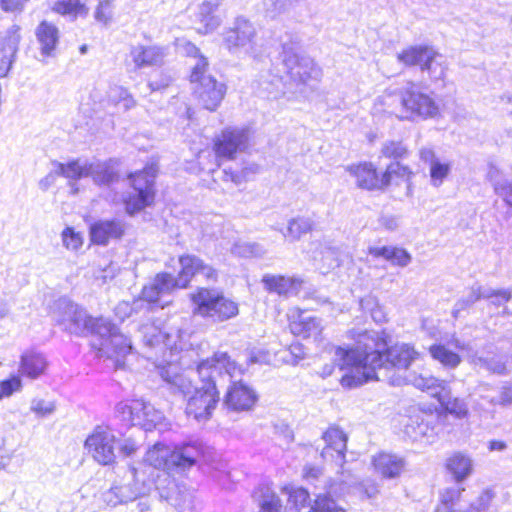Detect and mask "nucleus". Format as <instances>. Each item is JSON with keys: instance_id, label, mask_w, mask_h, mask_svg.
<instances>
[{"instance_id": "nucleus-1", "label": "nucleus", "mask_w": 512, "mask_h": 512, "mask_svg": "<svg viewBox=\"0 0 512 512\" xmlns=\"http://www.w3.org/2000/svg\"><path fill=\"white\" fill-rule=\"evenodd\" d=\"M347 337L353 346H336V366L341 371L339 383L344 389H354L378 381L377 371L407 370L422 358L414 344L393 342L385 333L349 330Z\"/></svg>"}, {"instance_id": "nucleus-2", "label": "nucleus", "mask_w": 512, "mask_h": 512, "mask_svg": "<svg viewBox=\"0 0 512 512\" xmlns=\"http://www.w3.org/2000/svg\"><path fill=\"white\" fill-rule=\"evenodd\" d=\"M199 384L180 378L178 387L185 397V414L196 421L212 418L220 402V391L215 378L227 376L230 379L242 376L243 366L227 352L216 351L196 365Z\"/></svg>"}, {"instance_id": "nucleus-3", "label": "nucleus", "mask_w": 512, "mask_h": 512, "mask_svg": "<svg viewBox=\"0 0 512 512\" xmlns=\"http://www.w3.org/2000/svg\"><path fill=\"white\" fill-rule=\"evenodd\" d=\"M383 104L401 120L432 118L439 112L433 96L415 82H407L395 90L387 91L383 95Z\"/></svg>"}, {"instance_id": "nucleus-4", "label": "nucleus", "mask_w": 512, "mask_h": 512, "mask_svg": "<svg viewBox=\"0 0 512 512\" xmlns=\"http://www.w3.org/2000/svg\"><path fill=\"white\" fill-rule=\"evenodd\" d=\"M192 314L214 323H223L239 315V304L223 291L211 287H197L189 294Z\"/></svg>"}, {"instance_id": "nucleus-5", "label": "nucleus", "mask_w": 512, "mask_h": 512, "mask_svg": "<svg viewBox=\"0 0 512 512\" xmlns=\"http://www.w3.org/2000/svg\"><path fill=\"white\" fill-rule=\"evenodd\" d=\"M174 277L167 272L158 273L153 281L144 285L140 293L134 298L137 310L151 311L157 308L164 309L171 304V301H163V297L175 290L185 289L189 286V277Z\"/></svg>"}, {"instance_id": "nucleus-6", "label": "nucleus", "mask_w": 512, "mask_h": 512, "mask_svg": "<svg viewBox=\"0 0 512 512\" xmlns=\"http://www.w3.org/2000/svg\"><path fill=\"white\" fill-rule=\"evenodd\" d=\"M208 65L205 57L199 58L192 67L190 81L193 93L202 106L209 111H215L224 99L226 85L207 73Z\"/></svg>"}, {"instance_id": "nucleus-7", "label": "nucleus", "mask_w": 512, "mask_h": 512, "mask_svg": "<svg viewBox=\"0 0 512 512\" xmlns=\"http://www.w3.org/2000/svg\"><path fill=\"white\" fill-rule=\"evenodd\" d=\"M149 464L166 473L172 471H184L196 463V456L190 451L188 446L170 449L162 443L154 444L147 452Z\"/></svg>"}, {"instance_id": "nucleus-8", "label": "nucleus", "mask_w": 512, "mask_h": 512, "mask_svg": "<svg viewBox=\"0 0 512 512\" xmlns=\"http://www.w3.org/2000/svg\"><path fill=\"white\" fill-rule=\"evenodd\" d=\"M157 171V166L151 164L147 165L143 170L130 175L133 192L125 199V207L128 214L133 215L152 204Z\"/></svg>"}, {"instance_id": "nucleus-9", "label": "nucleus", "mask_w": 512, "mask_h": 512, "mask_svg": "<svg viewBox=\"0 0 512 512\" xmlns=\"http://www.w3.org/2000/svg\"><path fill=\"white\" fill-rule=\"evenodd\" d=\"M257 31L253 23L243 16L236 17L232 26L224 29L222 42L232 54L244 52L247 55L256 54Z\"/></svg>"}, {"instance_id": "nucleus-10", "label": "nucleus", "mask_w": 512, "mask_h": 512, "mask_svg": "<svg viewBox=\"0 0 512 512\" xmlns=\"http://www.w3.org/2000/svg\"><path fill=\"white\" fill-rule=\"evenodd\" d=\"M283 65L290 79L303 85L313 86L322 77L321 68L306 55L284 48Z\"/></svg>"}, {"instance_id": "nucleus-11", "label": "nucleus", "mask_w": 512, "mask_h": 512, "mask_svg": "<svg viewBox=\"0 0 512 512\" xmlns=\"http://www.w3.org/2000/svg\"><path fill=\"white\" fill-rule=\"evenodd\" d=\"M118 417L133 426H139L146 431L153 430L159 422V412L142 399H126L116 406Z\"/></svg>"}, {"instance_id": "nucleus-12", "label": "nucleus", "mask_w": 512, "mask_h": 512, "mask_svg": "<svg viewBox=\"0 0 512 512\" xmlns=\"http://www.w3.org/2000/svg\"><path fill=\"white\" fill-rule=\"evenodd\" d=\"M116 436L108 427L96 426L84 441L88 454L102 466L116 463Z\"/></svg>"}, {"instance_id": "nucleus-13", "label": "nucleus", "mask_w": 512, "mask_h": 512, "mask_svg": "<svg viewBox=\"0 0 512 512\" xmlns=\"http://www.w3.org/2000/svg\"><path fill=\"white\" fill-rule=\"evenodd\" d=\"M251 131L248 128L229 127L214 140L217 158L233 160L238 153L246 151L250 145Z\"/></svg>"}, {"instance_id": "nucleus-14", "label": "nucleus", "mask_w": 512, "mask_h": 512, "mask_svg": "<svg viewBox=\"0 0 512 512\" xmlns=\"http://www.w3.org/2000/svg\"><path fill=\"white\" fill-rule=\"evenodd\" d=\"M258 402L256 390L239 380L232 381L223 396V406L229 412L242 413L252 410Z\"/></svg>"}, {"instance_id": "nucleus-15", "label": "nucleus", "mask_w": 512, "mask_h": 512, "mask_svg": "<svg viewBox=\"0 0 512 512\" xmlns=\"http://www.w3.org/2000/svg\"><path fill=\"white\" fill-rule=\"evenodd\" d=\"M287 328L296 338L309 339L321 337L323 327L319 318L307 315L300 308H293L287 314Z\"/></svg>"}, {"instance_id": "nucleus-16", "label": "nucleus", "mask_w": 512, "mask_h": 512, "mask_svg": "<svg viewBox=\"0 0 512 512\" xmlns=\"http://www.w3.org/2000/svg\"><path fill=\"white\" fill-rule=\"evenodd\" d=\"M371 465L383 479L399 478L406 470L405 458L388 451H379L373 455Z\"/></svg>"}, {"instance_id": "nucleus-17", "label": "nucleus", "mask_w": 512, "mask_h": 512, "mask_svg": "<svg viewBox=\"0 0 512 512\" xmlns=\"http://www.w3.org/2000/svg\"><path fill=\"white\" fill-rule=\"evenodd\" d=\"M97 325L104 327L109 334L102 337L101 346L110 358H123L131 353L132 346L129 339L101 318L95 320Z\"/></svg>"}, {"instance_id": "nucleus-18", "label": "nucleus", "mask_w": 512, "mask_h": 512, "mask_svg": "<svg viewBox=\"0 0 512 512\" xmlns=\"http://www.w3.org/2000/svg\"><path fill=\"white\" fill-rule=\"evenodd\" d=\"M129 55L137 69L161 66L167 56V48L157 45L145 46L138 44L131 47Z\"/></svg>"}, {"instance_id": "nucleus-19", "label": "nucleus", "mask_w": 512, "mask_h": 512, "mask_svg": "<svg viewBox=\"0 0 512 512\" xmlns=\"http://www.w3.org/2000/svg\"><path fill=\"white\" fill-rule=\"evenodd\" d=\"M49 362L47 357L41 351L36 349L25 350L20 355L19 376L31 380L37 379L44 375L48 369Z\"/></svg>"}, {"instance_id": "nucleus-20", "label": "nucleus", "mask_w": 512, "mask_h": 512, "mask_svg": "<svg viewBox=\"0 0 512 512\" xmlns=\"http://www.w3.org/2000/svg\"><path fill=\"white\" fill-rule=\"evenodd\" d=\"M325 446L321 451L323 458H344L347 449V434L336 424L330 425L322 434Z\"/></svg>"}, {"instance_id": "nucleus-21", "label": "nucleus", "mask_w": 512, "mask_h": 512, "mask_svg": "<svg viewBox=\"0 0 512 512\" xmlns=\"http://www.w3.org/2000/svg\"><path fill=\"white\" fill-rule=\"evenodd\" d=\"M221 4L222 0H204L199 4L196 14V19L201 25L198 28L199 33L208 34L220 27L223 19L217 11Z\"/></svg>"}, {"instance_id": "nucleus-22", "label": "nucleus", "mask_w": 512, "mask_h": 512, "mask_svg": "<svg viewBox=\"0 0 512 512\" xmlns=\"http://www.w3.org/2000/svg\"><path fill=\"white\" fill-rule=\"evenodd\" d=\"M125 224L120 220L98 221L90 227L91 241L98 245H107L109 240L122 237Z\"/></svg>"}, {"instance_id": "nucleus-23", "label": "nucleus", "mask_w": 512, "mask_h": 512, "mask_svg": "<svg viewBox=\"0 0 512 512\" xmlns=\"http://www.w3.org/2000/svg\"><path fill=\"white\" fill-rule=\"evenodd\" d=\"M262 283L269 293H276L280 296L297 294L303 284V281L297 278L286 277L283 275H264Z\"/></svg>"}, {"instance_id": "nucleus-24", "label": "nucleus", "mask_w": 512, "mask_h": 512, "mask_svg": "<svg viewBox=\"0 0 512 512\" xmlns=\"http://www.w3.org/2000/svg\"><path fill=\"white\" fill-rule=\"evenodd\" d=\"M486 179L491 183L494 193L512 208V179L507 178L494 164L488 165Z\"/></svg>"}, {"instance_id": "nucleus-25", "label": "nucleus", "mask_w": 512, "mask_h": 512, "mask_svg": "<svg viewBox=\"0 0 512 512\" xmlns=\"http://www.w3.org/2000/svg\"><path fill=\"white\" fill-rule=\"evenodd\" d=\"M20 41L19 27L12 26L7 31L4 44L1 48L2 57L0 58V77L7 76L15 60Z\"/></svg>"}, {"instance_id": "nucleus-26", "label": "nucleus", "mask_w": 512, "mask_h": 512, "mask_svg": "<svg viewBox=\"0 0 512 512\" xmlns=\"http://www.w3.org/2000/svg\"><path fill=\"white\" fill-rule=\"evenodd\" d=\"M445 468L456 482H462L472 474L473 462L469 455L456 451L447 457Z\"/></svg>"}, {"instance_id": "nucleus-27", "label": "nucleus", "mask_w": 512, "mask_h": 512, "mask_svg": "<svg viewBox=\"0 0 512 512\" xmlns=\"http://www.w3.org/2000/svg\"><path fill=\"white\" fill-rule=\"evenodd\" d=\"M432 47L423 44L410 45L398 52L396 58L406 67L418 66L421 70L424 62H427Z\"/></svg>"}, {"instance_id": "nucleus-28", "label": "nucleus", "mask_w": 512, "mask_h": 512, "mask_svg": "<svg viewBox=\"0 0 512 512\" xmlns=\"http://www.w3.org/2000/svg\"><path fill=\"white\" fill-rule=\"evenodd\" d=\"M348 171L356 177L357 185L362 189L373 190L384 187L381 184V179L377 176L376 169L371 163L350 166Z\"/></svg>"}, {"instance_id": "nucleus-29", "label": "nucleus", "mask_w": 512, "mask_h": 512, "mask_svg": "<svg viewBox=\"0 0 512 512\" xmlns=\"http://www.w3.org/2000/svg\"><path fill=\"white\" fill-rule=\"evenodd\" d=\"M36 37L40 45L41 54L44 56H52L59 41V31L57 27L43 21L36 29Z\"/></svg>"}, {"instance_id": "nucleus-30", "label": "nucleus", "mask_w": 512, "mask_h": 512, "mask_svg": "<svg viewBox=\"0 0 512 512\" xmlns=\"http://www.w3.org/2000/svg\"><path fill=\"white\" fill-rule=\"evenodd\" d=\"M438 401L439 407L444 414L453 415L456 418H464L468 415V407L463 399L451 397V392L446 395L445 391H438L433 394Z\"/></svg>"}, {"instance_id": "nucleus-31", "label": "nucleus", "mask_w": 512, "mask_h": 512, "mask_svg": "<svg viewBox=\"0 0 512 512\" xmlns=\"http://www.w3.org/2000/svg\"><path fill=\"white\" fill-rule=\"evenodd\" d=\"M181 269L178 273L179 278L188 277V273L191 274L189 277V283L192 278L198 274L203 275L206 280H216V271L202 264L198 258H179Z\"/></svg>"}, {"instance_id": "nucleus-32", "label": "nucleus", "mask_w": 512, "mask_h": 512, "mask_svg": "<svg viewBox=\"0 0 512 512\" xmlns=\"http://www.w3.org/2000/svg\"><path fill=\"white\" fill-rule=\"evenodd\" d=\"M87 177H91L97 185H108L117 179V174L109 162L94 160L88 161Z\"/></svg>"}, {"instance_id": "nucleus-33", "label": "nucleus", "mask_w": 512, "mask_h": 512, "mask_svg": "<svg viewBox=\"0 0 512 512\" xmlns=\"http://www.w3.org/2000/svg\"><path fill=\"white\" fill-rule=\"evenodd\" d=\"M421 71L426 72L432 81L443 80L447 71L445 57L432 47L427 62H424Z\"/></svg>"}, {"instance_id": "nucleus-34", "label": "nucleus", "mask_w": 512, "mask_h": 512, "mask_svg": "<svg viewBox=\"0 0 512 512\" xmlns=\"http://www.w3.org/2000/svg\"><path fill=\"white\" fill-rule=\"evenodd\" d=\"M428 351L435 361H438L447 368H455L462 361L461 356L457 352L451 350L446 344H432L428 348Z\"/></svg>"}, {"instance_id": "nucleus-35", "label": "nucleus", "mask_w": 512, "mask_h": 512, "mask_svg": "<svg viewBox=\"0 0 512 512\" xmlns=\"http://www.w3.org/2000/svg\"><path fill=\"white\" fill-rule=\"evenodd\" d=\"M53 165L55 167V174L58 176H63L70 180L87 177L88 161L74 160L67 164L55 161Z\"/></svg>"}, {"instance_id": "nucleus-36", "label": "nucleus", "mask_w": 512, "mask_h": 512, "mask_svg": "<svg viewBox=\"0 0 512 512\" xmlns=\"http://www.w3.org/2000/svg\"><path fill=\"white\" fill-rule=\"evenodd\" d=\"M307 512H347L330 493L315 495Z\"/></svg>"}, {"instance_id": "nucleus-37", "label": "nucleus", "mask_w": 512, "mask_h": 512, "mask_svg": "<svg viewBox=\"0 0 512 512\" xmlns=\"http://www.w3.org/2000/svg\"><path fill=\"white\" fill-rule=\"evenodd\" d=\"M52 10L72 18L85 16L88 13L84 0H56L52 5Z\"/></svg>"}, {"instance_id": "nucleus-38", "label": "nucleus", "mask_w": 512, "mask_h": 512, "mask_svg": "<svg viewBox=\"0 0 512 512\" xmlns=\"http://www.w3.org/2000/svg\"><path fill=\"white\" fill-rule=\"evenodd\" d=\"M411 174L412 172L407 166H404L399 162H393L387 167L385 173L382 175L381 184L386 187L392 181H396L398 179L409 180Z\"/></svg>"}, {"instance_id": "nucleus-39", "label": "nucleus", "mask_w": 512, "mask_h": 512, "mask_svg": "<svg viewBox=\"0 0 512 512\" xmlns=\"http://www.w3.org/2000/svg\"><path fill=\"white\" fill-rule=\"evenodd\" d=\"M313 221L307 217H297L289 221L285 237L293 240L299 239L303 234L312 230Z\"/></svg>"}, {"instance_id": "nucleus-40", "label": "nucleus", "mask_w": 512, "mask_h": 512, "mask_svg": "<svg viewBox=\"0 0 512 512\" xmlns=\"http://www.w3.org/2000/svg\"><path fill=\"white\" fill-rule=\"evenodd\" d=\"M381 154L386 158L402 159L407 157L408 149L401 141H386L381 148Z\"/></svg>"}, {"instance_id": "nucleus-41", "label": "nucleus", "mask_w": 512, "mask_h": 512, "mask_svg": "<svg viewBox=\"0 0 512 512\" xmlns=\"http://www.w3.org/2000/svg\"><path fill=\"white\" fill-rule=\"evenodd\" d=\"M21 389L22 380L17 374H12L8 378L0 380V400L12 396Z\"/></svg>"}, {"instance_id": "nucleus-42", "label": "nucleus", "mask_w": 512, "mask_h": 512, "mask_svg": "<svg viewBox=\"0 0 512 512\" xmlns=\"http://www.w3.org/2000/svg\"><path fill=\"white\" fill-rule=\"evenodd\" d=\"M451 166L448 162H441L440 160L433 162L430 166L431 183L435 187H439L444 179L448 176Z\"/></svg>"}, {"instance_id": "nucleus-43", "label": "nucleus", "mask_w": 512, "mask_h": 512, "mask_svg": "<svg viewBox=\"0 0 512 512\" xmlns=\"http://www.w3.org/2000/svg\"><path fill=\"white\" fill-rule=\"evenodd\" d=\"M231 253L237 256H253L263 253V251L257 243L240 241L234 244Z\"/></svg>"}, {"instance_id": "nucleus-44", "label": "nucleus", "mask_w": 512, "mask_h": 512, "mask_svg": "<svg viewBox=\"0 0 512 512\" xmlns=\"http://www.w3.org/2000/svg\"><path fill=\"white\" fill-rule=\"evenodd\" d=\"M414 383L416 387H418L421 390H429L433 388H440V391H445V394L448 395L450 393V388L444 383L439 381L435 377H418L414 379Z\"/></svg>"}, {"instance_id": "nucleus-45", "label": "nucleus", "mask_w": 512, "mask_h": 512, "mask_svg": "<svg viewBox=\"0 0 512 512\" xmlns=\"http://www.w3.org/2000/svg\"><path fill=\"white\" fill-rule=\"evenodd\" d=\"M63 244L71 250H77L83 244V236L73 228L67 227L62 232Z\"/></svg>"}, {"instance_id": "nucleus-46", "label": "nucleus", "mask_w": 512, "mask_h": 512, "mask_svg": "<svg viewBox=\"0 0 512 512\" xmlns=\"http://www.w3.org/2000/svg\"><path fill=\"white\" fill-rule=\"evenodd\" d=\"M372 256H410L405 250L395 246H374L369 248Z\"/></svg>"}, {"instance_id": "nucleus-47", "label": "nucleus", "mask_w": 512, "mask_h": 512, "mask_svg": "<svg viewBox=\"0 0 512 512\" xmlns=\"http://www.w3.org/2000/svg\"><path fill=\"white\" fill-rule=\"evenodd\" d=\"M282 491L287 494L288 501L294 505H296L298 501L306 502L309 498V492L302 487L284 486L282 487Z\"/></svg>"}, {"instance_id": "nucleus-48", "label": "nucleus", "mask_w": 512, "mask_h": 512, "mask_svg": "<svg viewBox=\"0 0 512 512\" xmlns=\"http://www.w3.org/2000/svg\"><path fill=\"white\" fill-rule=\"evenodd\" d=\"M175 45L181 53L195 58L196 63L198 62L199 58L204 57L201 55L199 48H197L193 43L185 38L176 39Z\"/></svg>"}, {"instance_id": "nucleus-49", "label": "nucleus", "mask_w": 512, "mask_h": 512, "mask_svg": "<svg viewBox=\"0 0 512 512\" xmlns=\"http://www.w3.org/2000/svg\"><path fill=\"white\" fill-rule=\"evenodd\" d=\"M113 0H101L95 11V19L99 22L107 24L112 17L111 2Z\"/></svg>"}, {"instance_id": "nucleus-50", "label": "nucleus", "mask_w": 512, "mask_h": 512, "mask_svg": "<svg viewBox=\"0 0 512 512\" xmlns=\"http://www.w3.org/2000/svg\"><path fill=\"white\" fill-rule=\"evenodd\" d=\"M118 449L123 457H132L138 452L140 445L135 439L128 437L120 442Z\"/></svg>"}, {"instance_id": "nucleus-51", "label": "nucleus", "mask_w": 512, "mask_h": 512, "mask_svg": "<svg viewBox=\"0 0 512 512\" xmlns=\"http://www.w3.org/2000/svg\"><path fill=\"white\" fill-rule=\"evenodd\" d=\"M281 509V499L276 494L272 493L261 503L259 512H280Z\"/></svg>"}, {"instance_id": "nucleus-52", "label": "nucleus", "mask_w": 512, "mask_h": 512, "mask_svg": "<svg viewBox=\"0 0 512 512\" xmlns=\"http://www.w3.org/2000/svg\"><path fill=\"white\" fill-rule=\"evenodd\" d=\"M127 89L121 86H111L107 92L108 101L114 106H118L124 100V96H126Z\"/></svg>"}, {"instance_id": "nucleus-53", "label": "nucleus", "mask_w": 512, "mask_h": 512, "mask_svg": "<svg viewBox=\"0 0 512 512\" xmlns=\"http://www.w3.org/2000/svg\"><path fill=\"white\" fill-rule=\"evenodd\" d=\"M484 297L493 299V303L496 305H502L507 303L511 299L512 295L509 289H498L489 292Z\"/></svg>"}, {"instance_id": "nucleus-54", "label": "nucleus", "mask_w": 512, "mask_h": 512, "mask_svg": "<svg viewBox=\"0 0 512 512\" xmlns=\"http://www.w3.org/2000/svg\"><path fill=\"white\" fill-rule=\"evenodd\" d=\"M28 0H0V7L5 12L22 11Z\"/></svg>"}, {"instance_id": "nucleus-55", "label": "nucleus", "mask_w": 512, "mask_h": 512, "mask_svg": "<svg viewBox=\"0 0 512 512\" xmlns=\"http://www.w3.org/2000/svg\"><path fill=\"white\" fill-rule=\"evenodd\" d=\"M460 495H461L460 489H454V488L446 489L441 496V503L445 506H450L460 498Z\"/></svg>"}, {"instance_id": "nucleus-56", "label": "nucleus", "mask_w": 512, "mask_h": 512, "mask_svg": "<svg viewBox=\"0 0 512 512\" xmlns=\"http://www.w3.org/2000/svg\"><path fill=\"white\" fill-rule=\"evenodd\" d=\"M55 407L52 403L45 402L43 400L37 401L32 406V411L39 416H46L54 411Z\"/></svg>"}, {"instance_id": "nucleus-57", "label": "nucleus", "mask_w": 512, "mask_h": 512, "mask_svg": "<svg viewBox=\"0 0 512 512\" xmlns=\"http://www.w3.org/2000/svg\"><path fill=\"white\" fill-rule=\"evenodd\" d=\"M497 403L499 405H510L512 404V386L511 385H505L503 386L498 394Z\"/></svg>"}, {"instance_id": "nucleus-58", "label": "nucleus", "mask_w": 512, "mask_h": 512, "mask_svg": "<svg viewBox=\"0 0 512 512\" xmlns=\"http://www.w3.org/2000/svg\"><path fill=\"white\" fill-rule=\"evenodd\" d=\"M420 158L428 163L430 166L433 164V162L438 161L439 159L436 157L434 151L430 148H423L420 150Z\"/></svg>"}, {"instance_id": "nucleus-59", "label": "nucleus", "mask_w": 512, "mask_h": 512, "mask_svg": "<svg viewBox=\"0 0 512 512\" xmlns=\"http://www.w3.org/2000/svg\"><path fill=\"white\" fill-rule=\"evenodd\" d=\"M321 474V469L317 466L307 465L303 469L305 479L317 478Z\"/></svg>"}, {"instance_id": "nucleus-60", "label": "nucleus", "mask_w": 512, "mask_h": 512, "mask_svg": "<svg viewBox=\"0 0 512 512\" xmlns=\"http://www.w3.org/2000/svg\"><path fill=\"white\" fill-rule=\"evenodd\" d=\"M57 174H55V169L50 172L47 176H45L43 179L40 180L39 186L42 190H47L56 179Z\"/></svg>"}, {"instance_id": "nucleus-61", "label": "nucleus", "mask_w": 512, "mask_h": 512, "mask_svg": "<svg viewBox=\"0 0 512 512\" xmlns=\"http://www.w3.org/2000/svg\"><path fill=\"white\" fill-rule=\"evenodd\" d=\"M493 499V493L490 490H485L479 496V502L481 509H485L490 505V502Z\"/></svg>"}, {"instance_id": "nucleus-62", "label": "nucleus", "mask_w": 512, "mask_h": 512, "mask_svg": "<svg viewBox=\"0 0 512 512\" xmlns=\"http://www.w3.org/2000/svg\"><path fill=\"white\" fill-rule=\"evenodd\" d=\"M124 111H128L136 106V101L132 97V95L127 91L126 96H124V100L121 104Z\"/></svg>"}, {"instance_id": "nucleus-63", "label": "nucleus", "mask_w": 512, "mask_h": 512, "mask_svg": "<svg viewBox=\"0 0 512 512\" xmlns=\"http://www.w3.org/2000/svg\"><path fill=\"white\" fill-rule=\"evenodd\" d=\"M506 447V443L502 440H491L488 445L490 451H502L506 449Z\"/></svg>"}, {"instance_id": "nucleus-64", "label": "nucleus", "mask_w": 512, "mask_h": 512, "mask_svg": "<svg viewBox=\"0 0 512 512\" xmlns=\"http://www.w3.org/2000/svg\"><path fill=\"white\" fill-rule=\"evenodd\" d=\"M506 100H507L508 103L512 104V96L506 97Z\"/></svg>"}]
</instances>
